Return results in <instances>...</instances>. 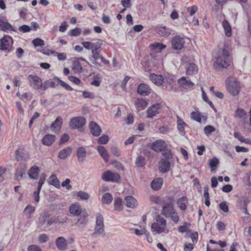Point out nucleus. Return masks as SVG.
I'll return each instance as SVG.
<instances>
[{
  "label": "nucleus",
  "instance_id": "obj_37",
  "mask_svg": "<svg viewBox=\"0 0 251 251\" xmlns=\"http://www.w3.org/2000/svg\"><path fill=\"white\" fill-rule=\"evenodd\" d=\"M222 25L224 28L226 35L227 37H230L231 35V28L229 23L226 20H224L222 22Z\"/></svg>",
  "mask_w": 251,
  "mask_h": 251
},
{
  "label": "nucleus",
  "instance_id": "obj_44",
  "mask_svg": "<svg viewBox=\"0 0 251 251\" xmlns=\"http://www.w3.org/2000/svg\"><path fill=\"white\" fill-rule=\"evenodd\" d=\"M166 45L160 43H156L151 45L152 49L157 52H160L166 48Z\"/></svg>",
  "mask_w": 251,
  "mask_h": 251
},
{
  "label": "nucleus",
  "instance_id": "obj_33",
  "mask_svg": "<svg viewBox=\"0 0 251 251\" xmlns=\"http://www.w3.org/2000/svg\"><path fill=\"white\" fill-rule=\"evenodd\" d=\"M39 167L37 166H32L28 171L29 177L33 179H36L39 173Z\"/></svg>",
  "mask_w": 251,
  "mask_h": 251
},
{
  "label": "nucleus",
  "instance_id": "obj_34",
  "mask_svg": "<svg viewBox=\"0 0 251 251\" xmlns=\"http://www.w3.org/2000/svg\"><path fill=\"white\" fill-rule=\"evenodd\" d=\"M48 182L50 185L54 186L57 188L60 187V182L58 180L56 176L54 174H52L49 178Z\"/></svg>",
  "mask_w": 251,
  "mask_h": 251
},
{
  "label": "nucleus",
  "instance_id": "obj_35",
  "mask_svg": "<svg viewBox=\"0 0 251 251\" xmlns=\"http://www.w3.org/2000/svg\"><path fill=\"white\" fill-rule=\"evenodd\" d=\"M191 118L193 120L199 122H201V119H203L205 121L206 120L207 118L205 116L201 115V113L199 111H193L191 113Z\"/></svg>",
  "mask_w": 251,
  "mask_h": 251
},
{
  "label": "nucleus",
  "instance_id": "obj_24",
  "mask_svg": "<svg viewBox=\"0 0 251 251\" xmlns=\"http://www.w3.org/2000/svg\"><path fill=\"white\" fill-rule=\"evenodd\" d=\"M151 89L144 83L140 84L137 89L138 93L142 96H148L151 93Z\"/></svg>",
  "mask_w": 251,
  "mask_h": 251
},
{
  "label": "nucleus",
  "instance_id": "obj_18",
  "mask_svg": "<svg viewBox=\"0 0 251 251\" xmlns=\"http://www.w3.org/2000/svg\"><path fill=\"white\" fill-rule=\"evenodd\" d=\"M62 125V118L58 116L55 121L51 125L50 130L55 133H59Z\"/></svg>",
  "mask_w": 251,
  "mask_h": 251
},
{
  "label": "nucleus",
  "instance_id": "obj_3",
  "mask_svg": "<svg viewBox=\"0 0 251 251\" xmlns=\"http://www.w3.org/2000/svg\"><path fill=\"white\" fill-rule=\"evenodd\" d=\"M57 223V220L50 217V214L47 211H44L40 214L37 221L38 226L40 227H47Z\"/></svg>",
  "mask_w": 251,
  "mask_h": 251
},
{
  "label": "nucleus",
  "instance_id": "obj_60",
  "mask_svg": "<svg viewBox=\"0 0 251 251\" xmlns=\"http://www.w3.org/2000/svg\"><path fill=\"white\" fill-rule=\"evenodd\" d=\"M46 176V175L45 173H42L41 174V176H40V179L38 181L37 188L41 189L42 187L45 182Z\"/></svg>",
  "mask_w": 251,
  "mask_h": 251
},
{
  "label": "nucleus",
  "instance_id": "obj_11",
  "mask_svg": "<svg viewBox=\"0 0 251 251\" xmlns=\"http://www.w3.org/2000/svg\"><path fill=\"white\" fill-rule=\"evenodd\" d=\"M184 39L180 36H175L172 40L173 49L175 50H180L184 46Z\"/></svg>",
  "mask_w": 251,
  "mask_h": 251
},
{
  "label": "nucleus",
  "instance_id": "obj_49",
  "mask_svg": "<svg viewBox=\"0 0 251 251\" xmlns=\"http://www.w3.org/2000/svg\"><path fill=\"white\" fill-rule=\"evenodd\" d=\"M135 164L138 167H142L145 165V159L144 157L139 156L135 160Z\"/></svg>",
  "mask_w": 251,
  "mask_h": 251
},
{
  "label": "nucleus",
  "instance_id": "obj_31",
  "mask_svg": "<svg viewBox=\"0 0 251 251\" xmlns=\"http://www.w3.org/2000/svg\"><path fill=\"white\" fill-rule=\"evenodd\" d=\"M163 183V179L162 178H155L151 182V187L154 190H158L161 188Z\"/></svg>",
  "mask_w": 251,
  "mask_h": 251
},
{
  "label": "nucleus",
  "instance_id": "obj_13",
  "mask_svg": "<svg viewBox=\"0 0 251 251\" xmlns=\"http://www.w3.org/2000/svg\"><path fill=\"white\" fill-rule=\"evenodd\" d=\"M69 213L74 216H78L82 213V208L79 202H75L70 205Z\"/></svg>",
  "mask_w": 251,
  "mask_h": 251
},
{
  "label": "nucleus",
  "instance_id": "obj_17",
  "mask_svg": "<svg viewBox=\"0 0 251 251\" xmlns=\"http://www.w3.org/2000/svg\"><path fill=\"white\" fill-rule=\"evenodd\" d=\"M89 126L90 132L93 136L98 137L101 134V129L96 122L94 121L91 122L89 123Z\"/></svg>",
  "mask_w": 251,
  "mask_h": 251
},
{
  "label": "nucleus",
  "instance_id": "obj_64",
  "mask_svg": "<svg viewBox=\"0 0 251 251\" xmlns=\"http://www.w3.org/2000/svg\"><path fill=\"white\" fill-rule=\"evenodd\" d=\"M27 251H42V250L38 246L32 245L28 247Z\"/></svg>",
  "mask_w": 251,
  "mask_h": 251
},
{
  "label": "nucleus",
  "instance_id": "obj_48",
  "mask_svg": "<svg viewBox=\"0 0 251 251\" xmlns=\"http://www.w3.org/2000/svg\"><path fill=\"white\" fill-rule=\"evenodd\" d=\"M73 70L75 73L79 74L82 72V67L78 61L74 62L73 63Z\"/></svg>",
  "mask_w": 251,
  "mask_h": 251
},
{
  "label": "nucleus",
  "instance_id": "obj_46",
  "mask_svg": "<svg viewBox=\"0 0 251 251\" xmlns=\"http://www.w3.org/2000/svg\"><path fill=\"white\" fill-rule=\"evenodd\" d=\"M32 44L33 45L35 48L37 47H43L45 46V42L43 40L39 38H36L34 39L32 41Z\"/></svg>",
  "mask_w": 251,
  "mask_h": 251
},
{
  "label": "nucleus",
  "instance_id": "obj_6",
  "mask_svg": "<svg viewBox=\"0 0 251 251\" xmlns=\"http://www.w3.org/2000/svg\"><path fill=\"white\" fill-rule=\"evenodd\" d=\"M13 44V38L9 35H5L0 39V50L10 52L12 50Z\"/></svg>",
  "mask_w": 251,
  "mask_h": 251
},
{
  "label": "nucleus",
  "instance_id": "obj_16",
  "mask_svg": "<svg viewBox=\"0 0 251 251\" xmlns=\"http://www.w3.org/2000/svg\"><path fill=\"white\" fill-rule=\"evenodd\" d=\"M178 84L183 89H193L195 84L190 80L186 79V77L183 76L178 80Z\"/></svg>",
  "mask_w": 251,
  "mask_h": 251
},
{
  "label": "nucleus",
  "instance_id": "obj_47",
  "mask_svg": "<svg viewBox=\"0 0 251 251\" xmlns=\"http://www.w3.org/2000/svg\"><path fill=\"white\" fill-rule=\"evenodd\" d=\"M104 226L96 225L95 227V231L93 235L95 236L101 234L104 231Z\"/></svg>",
  "mask_w": 251,
  "mask_h": 251
},
{
  "label": "nucleus",
  "instance_id": "obj_20",
  "mask_svg": "<svg viewBox=\"0 0 251 251\" xmlns=\"http://www.w3.org/2000/svg\"><path fill=\"white\" fill-rule=\"evenodd\" d=\"M26 168V165L25 164H19L15 175V177L17 180L19 181L22 179Z\"/></svg>",
  "mask_w": 251,
  "mask_h": 251
},
{
  "label": "nucleus",
  "instance_id": "obj_54",
  "mask_svg": "<svg viewBox=\"0 0 251 251\" xmlns=\"http://www.w3.org/2000/svg\"><path fill=\"white\" fill-rule=\"evenodd\" d=\"M57 79H60L58 77H54L52 79L49 80L50 87L54 88L60 85V83H59V81Z\"/></svg>",
  "mask_w": 251,
  "mask_h": 251
},
{
  "label": "nucleus",
  "instance_id": "obj_36",
  "mask_svg": "<svg viewBox=\"0 0 251 251\" xmlns=\"http://www.w3.org/2000/svg\"><path fill=\"white\" fill-rule=\"evenodd\" d=\"M187 201V198L186 197L184 196L179 199L177 201L176 204L178 207L181 210H185L186 208V205L185 203Z\"/></svg>",
  "mask_w": 251,
  "mask_h": 251
},
{
  "label": "nucleus",
  "instance_id": "obj_30",
  "mask_svg": "<svg viewBox=\"0 0 251 251\" xmlns=\"http://www.w3.org/2000/svg\"><path fill=\"white\" fill-rule=\"evenodd\" d=\"M97 150L104 161L108 162L109 161V156L105 148L102 146H98L97 147Z\"/></svg>",
  "mask_w": 251,
  "mask_h": 251
},
{
  "label": "nucleus",
  "instance_id": "obj_59",
  "mask_svg": "<svg viewBox=\"0 0 251 251\" xmlns=\"http://www.w3.org/2000/svg\"><path fill=\"white\" fill-rule=\"evenodd\" d=\"M31 30V27L29 26L24 25L19 27V31L21 33H26L29 32Z\"/></svg>",
  "mask_w": 251,
  "mask_h": 251
},
{
  "label": "nucleus",
  "instance_id": "obj_25",
  "mask_svg": "<svg viewBox=\"0 0 251 251\" xmlns=\"http://www.w3.org/2000/svg\"><path fill=\"white\" fill-rule=\"evenodd\" d=\"M156 32L160 36L163 37L169 36L171 33V30L165 26H158L155 28Z\"/></svg>",
  "mask_w": 251,
  "mask_h": 251
},
{
  "label": "nucleus",
  "instance_id": "obj_40",
  "mask_svg": "<svg viewBox=\"0 0 251 251\" xmlns=\"http://www.w3.org/2000/svg\"><path fill=\"white\" fill-rule=\"evenodd\" d=\"M113 200L112 195L109 193H105L101 198V202L103 204H110Z\"/></svg>",
  "mask_w": 251,
  "mask_h": 251
},
{
  "label": "nucleus",
  "instance_id": "obj_57",
  "mask_svg": "<svg viewBox=\"0 0 251 251\" xmlns=\"http://www.w3.org/2000/svg\"><path fill=\"white\" fill-rule=\"evenodd\" d=\"M96 225L104 226L103 217L100 213H98L96 215Z\"/></svg>",
  "mask_w": 251,
  "mask_h": 251
},
{
  "label": "nucleus",
  "instance_id": "obj_21",
  "mask_svg": "<svg viewBox=\"0 0 251 251\" xmlns=\"http://www.w3.org/2000/svg\"><path fill=\"white\" fill-rule=\"evenodd\" d=\"M29 157L28 153L24 152L22 149H19L15 151V160L17 161H26L28 159Z\"/></svg>",
  "mask_w": 251,
  "mask_h": 251
},
{
  "label": "nucleus",
  "instance_id": "obj_53",
  "mask_svg": "<svg viewBox=\"0 0 251 251\" xmlns=\"http://www.w3.org/2000/svg\"><path fill=\"white\" fill-rule=\"evenodd\" d=\"M191 226L189 223L184 222L182 226H179L178 231L180 233H184L187 231L189 227Z\"/></svg>",
  "mask_w": 251,
  "mask_h": 251
},
{
  "label": "nucleus",
  "instance_id": "obj_58",
  "mask_svg": "<svg viewBox=\"0 0 251 251\" xmlns=\"http://www.w3.org/2000/svg\"><path fill=\"white\" fill-rule=\"evenodd\" d=\"M246 114V112L243 109L237 108L235 111V117L241 118L244 117Z\"/></svg>",
  "mask_w": 251,
  "mask_h": 251
},
{
  "label": "nucleus",
  "instance_id": "obj_42",
  "mask_svg": "<svg viewBox=\"0 0 251 251\" xmlns=\"http://www.w3.org/2000/svg\"><path fill=\"white\" fill-rule=\"evenodd\" d=\"M219 163V161L216 157H213L209 160V165L212 172L216 171L217 165Z\"/></svg>",
  "mask_w": 251,
  "mask_h": 251
},
{
  "label": "nucleus",
  "instance_id": "obj_56",
  "mask_svg": "<svg viewBox=\"0 0 251 251\" xmlns=\"http://www.w3.org/2000/svg\"><path fill=\"white\" fill-rule=\"evenodd\" d=\"M122 199L120 198H118L115 200L114 207L116 210H121L122 207Z\"/></svg>",
  "mask_w": 251,
  "mask_h": 251
},
{
  "label": "nucleus",
  "instance_id": "obj_63",
  "mask_svg": "<svg viewBox=\"0 0 251 251\" xmlns=\"http://www.w3.org/2000/svg\"><path fill=\"white\" fill-rule=\"evenodd\" d=\"M108 140V136L107 135H103L98 139V142L100 144H105L107 143Z\"/></svg>",
  "mask_w": 251,
  "mask_h": 251
},
{
  "label": "nucleus",
  "instance_id": "obj_10",
  "mask_svg": "<svg viewBox=\"0 0 251 251\" xmlns=\"http://www.w3.org/2000/svg\"><path fill=\"white\" fill-rule=\"evenodd\" d=\"M86 123L85 119L82 117H75L71 119L69 126L72 128L82 127Z\"/></svg>",
  "mask_w": 251,
  "mask_h": 251
},
{
  "label": "nucleus",
  "instance_id": "obj_32",
  "mask_svg": "<svg viewBox=\"0 0 251 251\" xmlns=\"http://www.w3.org/2000/svg\"><path fill=\"white\" fill-rule=\"evenodd\" d=\"M187 124L185 123L182 119L177 117V128L179 133L183 135L185 134V127L187 126Z\"/></svg>",
  "mask_w": 251,
  "mask_h": 251
},
{
  "label": "nucleus",
  "instance_id": "obj_4",
  "mask_svg": "<svg viewBox=\"0 0 251 251\" xmlns=\"http://www.w3.org/2000/svg\"><path fill=\"white\" fill-rule=\"evenodd\" d=\"M228 91L233 96L237 95L240 91V86L235 77L229 76L226 81Z\"/></svg>",
  "mask_w": 251,
  "mask_h": 251
},
{
  "label": "nucleus",
  "instance_id": "obj_9",
  "mask_svg": "<svg viewBox=\"0 0 251 251\" xmlns=\"http://www.w3.org/2000/svg\"><path fill=\"white\" fill-rule=\"evenodd\" d=\"M28 80L30 85L34 89H40L42 86V79L36 75H29L28 76Z\"/></svg>",
  "mask_w": 251,
  "mask_h": 251
},
{
  "label": "nucleus",
  "instance_id": "obj_7",
  "mask_svg": "<svg viewBox=\"0 0 251 251\" xmlns=\"http://www.w3.org/2000/svg\"><path fill=\"white\" fill-rule=\"evenodd\" d=\"M101 179L106 182H118L121 180V176L118 173L108 170L102 174Z\"/></svg>",
  "mask_w": 251,
  "mask_h": 251
},
{
  "label": "nucleus",
  "instance_id": "obj_41",
  "mask_svg": "<svg viewBox=\"0 0 251 251\" xmlns=\"http://www.w3.org/2000/svg\"><path fill=\"white\" fill-rule=\"evenodd\" d=\"M92 54L93 59L91 60V62L96 65L100 66V64L97 61V60L101 56L100 55V51L92 50Z\"/></svg>",
  "mask_w": 251,
  "mask_h": 251
},
{
  "label": "nucleus",
  "instance_id": "obj_8",
  "mask_svg": "<svg viewBox=\"0 0 251 251\" xmlns=\"http://www.w3.org/2000/svg\"><path fill=\"white\" fill-rule=\"evenodd\" d=\"M0 30L7 32L9 31L17 32V29L10 24L6 18L0 16Z\"/></svg>",
  "mask_w": 251,
  "mask_h": 251
},
{
  "label": "nucleus",
  "instance_id": "obj_5",
  "mask_svg": "<svg viewBox=\"0 0 251 251\" xmlns=\"http://www.w3.org/2000/svg\"><path fill=\"white\" fill-rule=\"evenodd\" d=\"M156 222L153 223L151 226V230L155 234L161 233L165 231L166 227V221L160 215L156 217Z\"/></svg>",
  "mask_w": 251,
  "mask_h": 251
},
{
  "label": "nucleus",
  "instance_id": "obj_14",
  "mask_svg": "<svg viewBox=\"0 0 251 251\" xmlns=\"http://www.w3.org/2000/svg\"><path fill=\"white\" fill-rule=\"evenodd\" d=\"M160 109L161 105L160 104L156 103L153 104L148 108L147 110V117L149 118H151L153 117L159 113V110Z\"/></svg>",
  "mask_w": 251,
  "mask_h": 251
},
{
  "label": "nucleus",
  "instance_id": "obj_28",
  "mask_svg": "<svg viewBox=\"0 0 251 251\" xmlns=\"http://www.w3.org/2000/svg\"><path fill=\"white\" fill-rule=\"evenodd\" d=\"M150 78L154 84L158 86L162 85L164 81V78L162 75H156L154 74H151Z\"/></svg>",
  "mask_w": 251,
  "mask_h": 251
},
{
  "label": "nucleus",
  "instance_id": "obj_52",
  "mask_svg": "<svg viewBox=\"0 0 251 251\" xmlns=\"http://www.w3.org/2000/svg\"><path fill=\"white\" fill-rule=\"evenodd\" d=\"M167 218H170L175 224H177L179 220V217L175 210Z\"/></svg>",
  "mask_w": 251,
  "mask_h": 251
},
{
  "label": "nucleus",
  "instance_id": "obj_51",
  "mask_svg": "<svg viewBox=\"0 0 251 251\" xmlns=\"http://www.w3.org/2000/svg\"><path fill=\"white\" fill-rule=\"evenodd\" d=\"M76 196L82 200H87L90 198V195L86 192L79 191L77 193Z\"/></svg>",
  "mask_w": 251,
  "mask_h": 251
},
{
  "label": "nucleus",
  "instance_id": "obj_27",
  "mask_svg": "<svg viewBox=\"0 0 251 251\" xmlns=\"http://www.w3.org/2000/svg\"><path fill=\"white\" fill-rule=\"evenodd\" d=\"M72 151V149L70 147L61 150L58 153L57 157L60 159H65L70 155Z\"/></svg>",
  "mask_w": 251,
  "mask_h": 251
},
{
  "label": "nucleus",
  "instance_id": "obj_50",
  "mask_svg": "<svg viewBox=\"0 0 251 251\" xmlns=\"http://www.w3.org/2000/svg\"><path fill=\"white\" fill-rule=\"evenodd\" d=\"M51 54L56 56L59 60H65L67 58V55L65 53H60L55 51H50Z\"/></svg>",
  "mask_w": 251,
  "mask_h": 251
},
{
  "label": "nucleus",
  "instance_id": "obj_43",
  "mask_svg": "<svg viewBox=\"0 0 251 251\" xmlns=\"http://www.w3.org/2000/svg\"><path fill=\"white\" fill-rule=\"evenodd\" d=\"M148 102L143 99L138 98L135 102L136 108H145L147 106Z\"/></svg>",
  "mask_w": 251,
  "mask_h": 251
},
{
  "label": "nucleus",
  "instance_id": "obj_15",
  "mask_svg": "<svg viewBox=\"0 0 251 251\" xmlns=\"http://www.w3.org/2000/svg\"><path fill=\"white\" fill-rule=\"evenodd\" d=\"M166 147L167 145L163 140H158L153 142L151 146V148L156 152L161 151Z\"/></svg>",
  "mask_w": 251,
  "mask_h": 251
},
{
  "label": "nucleus",
  "instance_id": "obj_2",
  "mask_svg": "<svg viewBox=\"0 0 251 251\" xmlns=\"http://www.w3.org/2000/svg\"><path fill=\"white\" fill-rule=\"evenodd\" d=\"M163 158L161 159L159 169L160 172L165 173L170 170L173 156L171 150H167L162 153Z\"/></svg>",
  "mask_w": 251,
  "mask_h": 251
},
{
  "label": "nucleus",
  "instance_id": "obj_19",
  "mask_svg": "<svg viewBox=\"0 0 251 251\" xmlns=\"http://www.w3.org/2000/svg\"><path fill=\"white\" fill-rule=\"evenodd\" d=\"M55 244L58 249L61 251L67 250L68 242L63 237H59L55 240Z\"/></svg>",
  "mask_w": 251,
  "mask_h": 251
},
{
  "label": "nucleus",
  "instance_id": "obj_1",
  "mask_svg": "<svg viewBox=\"0 0 251 251\" xmlns=\"http://www.w3.org/2000/svg\"><path fill=\"white\" fill-rule=\"evenodd\" d=\"M215 61L213 67L215 69L227 68L230 64L231 59L229 52L226 49L218 51L217 56L215 57Z\"/></svg>",
  "mask_w": 251,
  "mask_h": 251
},
{
  "label": "nucleus",
  "instance_id": "obj_45",
  "mask_svg": "<svg viewBox=\"0 0 251 251\" xmlns=\"http://www.w3.org/2000/svg\"><path fill=\"white\" fill-rule=\"evenodd\" d=\"M215 130L216 128L211 125H207L203 128L204 133L207 137L210 136L211 133L215 131Z\"/></svg>",
  "mask_w": 251,
  "mask_h": 251
},
{
  "label": "nucleus",
  "instance_id": "obj_23",
  "mask_svg": "<svg viewBox=\"0 0 251 251\" xmlns=\"http://www.w3.org/2000/svg\"><path fill=\"white\" fill-rule=\"evenodd\" d=\"M76 156L79 163H83L86 157V151L84 147H80L76 151Z\"/></svg>",
  "mask_w": 251,
  "mask_h": 251
},
{
  "label": "nucleus",
  "instance_id": "obj_62",
  "mask_svg": "<svg viewBox=\"0 0 251 251\" xmlns=\"http://www.w3.org/2000/svg\"><path fill=\"white\" fill-rule=\"evenodd\" d=\"M81 32V30L80 28L75 27L70 31V35L72 36H78L80 34Z\"/></svg>",
  "mask_w": 251,
  "mask_h": 251
},
{
  "label": "nucleus",
  "instance_id": "obj_22",
  "mask_svg": "<svg viewBox=\"0 0 251 251\" xmlns=\"http://www.w3.org/2000/svg\"><path fill=\"white\" fill-rule=\"evenodd\" d=\"M175 209L174 205L171 202H167L164 204L162 207V214L167 218L171 214Z\"/></svg>",
  "mask_w": 251,
  "mask_h": 251
},
{
  "label": "nucleus",
  "instance_id": "obj_55",
  "mask_svg": "<svg viewBox=\"0 0 251 251\" xmlns=\"http://www.w3.org/2000/svg\"><path fill=\"white\" fill-rule=\"evenodd\" d=\"M110 151L112 154L116 157H119L121 154V152L120 149L116 146L111 147L110 148Z\"/></svg>",
  "mask_w": 251,
  "mask_h": 251
},
{
  "label": "nucleus",
  "instance_id": "obj_61",
  "mask_svg": "<svg viewBox=\"0 0 251 251\" xmlns=\"http://www.w3.org/2000/svg\"><path fill=\"white\" fill-rule=\"evenodd\" d=\"M49 240V236L44 233L41 234L39 236L38 240L41 243L47 242Z\"/></svg>",
  "mask_w": 251,
  "mask_h": 251
},
{
  "label": "nucleus",
  "instance_id": "obj_39",
  "mask_svg": "<svg viewBox=\"0 0 251 251\" xmlns=\"http://www.w3.org/2000/svg\"><path fill=\"white\" fill-rule=\"evenodd\" d=\"M79 217L77 219L76 224L78 225L85 226L87 223V215L82 213L80 215H78Z\"/></svg>",
  "mask_w": 251,
  "mask_h": 251
},
{
  "label": "nucleus",
  "instance_id": "obj_38",
  "mask_svg": "<svg viewBox=\"0 0 251 251\" xmlns=\"http://www.w3.org/2000/svg\"><path fill=\"white\" fill-rule=\"evenodd\" d=\"M35 210V208L34 206L30 204H28L24 209V213L27 216L28 218H31L32 214L34 213Z\"/></svg>",
  "mask_w": 251,
  "mask_h": 251
},
{
  "label": "nucleus",
  "instance_id": "obj_29",
  "mask_svg": "<svg viewBox=\"0 0 251 251\" xmlns=\"http://www.w3.org/2000/svg\"><path fill=\"white\" fill-rule=\"evenodd\" d=\"M126 205L130 208H135L138 205L137 201L132 196H129L125 199Z\"/></svg>",
  "mask_w": 251,
  "mask_h": 251
},
{
  "label": "nucleus",
  "instance_id": "obj_12",
  "mask_svg": "<svg viewBox=\"0 0 251 251\" xmlns=\"http://www.w3.org/2000/svg\"><path fill=\"white\" fill-rule=\"evenodd\" d=\"M186 75L188 76L195 75L197 74L199 71L198 66L193 62H188L185 66Z\"/></svg>",
  "mask_w": 251,
  "mask_h": 251
},
{
  "label": "nucleus",
  "instance_id": "obj_26",
  "mask_svg": "<svg viewBox=\"0 0 251 251\" xmlns=\"http://www.w3.org/2000/svg\"><path fill=\"white\" fill-rule=\"evenodd\" d=\"M55 136L50 134H47L45 135L42 139L43 145L50 146H51L55 140Z\"/></svg>",
  "mask_w": 251,
  "mask_h": 251
}]
</instances>
